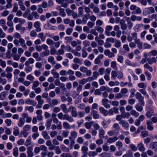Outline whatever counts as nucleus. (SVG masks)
<instances>
[{"label":"nucleus","instance_id":"1","mask_svg":"<svg viewBox=\"0 0 157 157\" xmlns=\"http://www.w3.org/2000/svg\"><path fill=\"white\" fill-rule=\"evenodd\" d=\"M58 117L60 119L66 120L70 122H72L74 121V119L71 116H69L67 114L63 115L62 112L58 113Z\"/></svg>","mask_w":157,"mask_h":157},{"label":"nucleus","instance_id":"2","mask_svg":"<svg viewBox=\"0 0 157 157\" xmlns=\"http://www.w3.org/2000/svg\"><path fill=\"white\" fill-rule=\"evenodd\" d=\"M123 77V74L120 71H113L111 72V78L113 80L115 79L116 77L118 78H121Z\"/></svg>","mask_w":157,"mask_h":157},{"label":"nucleus","instance_id":"3","mask_svg":"<svg viewBox=\"0 0 157 157\" xmlns=\"http://www.w3.org/2000/svg\"><path fill=\"white\" fill-rule=\"evenodd\" d=\"M135 97L140 103V105L144 106V97L140 93L137 92L136 94Z\"/></svg>","mask_w":157,"mask_h":157},{"label":"nucleus","instance_id":"4","mask_svg":"<svg viewBox=\"0 0 157 157\" xmlns=\"http://www.w3.org/2000/svg\"><path fill=\"white\" fill-rule=\"evenodd\" d=\"M69 109L71 112V116L74 117L77 116L78 114L76 108L73 106L71 105L69 107Z\"/></svg>","mask_w":157,"mask_h":157},{"label":"nucleus","instance_id":"5","mask_svg":"<svg viewBox=\"0 0 157 157\" xmlns=\"http://www.w3.org/2000/svg\"><path fill=\"white\" fill-rule=\"evenodd\" d=\"M70 136L69 137V140H75L78 136V133L75 131H71L70 133Z\"/></svg>","mask_w":157,"mask_h":157},{"label":"nucleus","instance_id":"6","mask_svg":"<svg viewBox=\"0 0 157 157\" xmlns=\"http://www.w3.org/2000/svg\"><path fill=\"white\" fill-rule=\"evenodd\" d=\"M109 100L106 98L103 99L102 100V105L106 109H109L110 106L108 104Z\"/></svg>","mask_w":157,"mask_h":157},{"label":"nucleus","instance_id":"7","mask_svg":"<svg viewBox=\"0 0 157 157\" xmlns=\"http://www.w3.org/2000/svg\"><path fill=\"white\" fill-rule=\"evenodd\" d=\"M34 26L37 32H40L41 31V28L40 27V23L39 21H36L34 23Z\"/></svg>","mask_w":157,"mask_h":157},{"label":"nucleus","instance_id":"8","mask_svg":"<svg viewBox=\"0 0 157 157\" xmlns=\"http://www.w3.org/2000/svg\"><path fill=\"white\" fill-rule=\"evenodd\" d=\"M147 112L146 114V115L147 117L150 118L153 115V109L151 108H149L147 109Z\"/></svg>","mask_w":157,"mask_h":157},{"label":"nucleus","instance_id":"9","mask_svg":"<svg viewBox=\"0 0 157 157\" xmlns=\"http://www.w3.org/2000/svg\"><path fill=\"white\" fill-rule=\"evenodd\" d=\"M99 75V73L97 71H94L93 73V76L91 77H89L88 79L90 81H92L97 79L98 76Z\"/></svg>","mask_w":157,"mask_h":157},{"label":"nucleus","instance_id":"10","mask_svg":"<svg viewBox=\"0 0 157 157\" xmlns=\"http://www.w3.org/2000/svg\"><path fill=\"white\" fill-rule=\"evenodd\" d=\"M120 24L121 29L123 30H126L127 28V26L125 23V21L124 19H122L120 21Z\"/></svg>","mask_w":157,"mask_h":157},{"label":"nucleus","instance_id":"11","mask_svg":"<svg viewBox=\"0 0 157 157\" xmlns=\"http://www.w3.org/2000/svg\"><path fill=\"white\" fill-rule=\"evenodd\" d=\"M42 113V111L40 109L37 110L36 112V113L37 114L36 118L39 121H41L42 120L43 117L41 115Z\"/></svg>","mask_w":157,"mask_h":157},{"label":"nucleus","instance_id":"12","mask_svg":"<svg viewBox=\"0 0 157 157\" xmlns=\"http://www.w3.org/2000/svg\"><path fill=\"white\" fill-rule=\"evenodd\" d=\"M90 113L92 115L93 118L94 119H98L99 117V115L98 113V112L94 110H92Z\"/></svg>","mask_w":157,"mask_h":157},{"label":"nucleus","instance_id":"13","mask_svg":"<svg viewBox=\"0 0 157 157\" xmlns=\"http://www.w3.org/2000/svg\"><path fill=\"white\" fill-rule=\"evenodd\" d=\"M149 147L155 151H157V142H153L149 144Z\"/></svg>","mask_w":157,"mask_h":157},{"label":"nucleus","instance_id":"14","mask_svg":"<svg viewBox=\"0 0 157 157\" xmlns=\"http://www.w3.org/2000/svg\"><path fill=\"white\" fill-rule=\"evenodd\" d=\"M137 147L139 150L140 151H144L145 150L144 145L142 142L138 144Z\"/></svg>","mask_w":157,"mask_h":157},{"label":"nucleus","instance_id":"15","mask_svg":"<svg viewBox=\"0 0 157 157\" xmlns=\"http://www.w3.org/2000/svg\"><path fill=\"white\" fill-rule=\"evenodd\" d=\"M25 103L27 104H30L33 106H35L36 105V102L33 100H31L29 98H28L25 101Z\"/></svg>","mask_w":157,"mask_h":157},{"label":"nucleus","instance_id":"16","mask_svg":"<svg viewBox=\"0 0 157 157\" xmlns=\"http://www.w3.org/2000/svg\"><path fill=\"white\" fill-rule=\"evenodd\" d=\"M119 124H121L123 127L126 129H128L129 126L128 124L124 120H121L119 121Z\"/></svg>","mask_w":157,"mask_h":157},{"label":"nucleus","instance_id":"17","mask_svg":"<svg viewBox=\"0 0 157 157\" xmlns=\"http://www.w3.org/2000/svg\"><path fill=\"white\" fill-rule=\"evenodd\" d=\"M27 154H28V156L30 157H33V156L34 154L33 152L32 151L33 150V148L32 147H28L27 149Z\"/></svg>","mask_w":157,"mask_h":157},{"label":"nucleus","instance_id":"18","mask_svg":"<svg viewBox=\"0 0 157 157\" xmlns=\"http://www.w3.org/2000/svg\"><path fill=\"white\" fill-rule=\"evenodd\" d=\"M41 135L43 138L46 140H48L50 138V136L48 134V132L46 131H42L41 132Z\"/></svg>","mask_w":157,"mask_h":157},{"label":"nucleus","instance_id":"19","mask_svg":"<svg viewBox=\"0 0 157 157\" xmlns=\"http://www.w3.org/2000/svg\"><path fill=\"white\" fill-rule=\"evenodd\" d=\"M19 43L22 48L25 49L27 48V46L25 44V41L23 39L21 38H20L19 39Z\"/></svg>","mask_w":157,"mask_h":157},{"label":"nucleus","instance_id":"20","mask_svg":"<svg viewBox=\"0 0 157 157\" xmlns=\"http://www.w3.org/2000/svg\"><path fill=\"white\" fill-rule=\"evenodd\" d=\"M118 139V138L117 136H115L109 138L107 140V142L111 144L115 142Z\"/></svg>","mask_w":157,"mask_h":157},{"label":"nucleus","instance_id":"21","mask_svg":"<svg viewBox=\"0 0 157 157\" xmlns=\"http://www.w3.org/2000/svg\"><path fill=\"white\" fill-rule=\"evenodd\" d=\"M25 118L23 117H20L17 124L18 126L19 127H22L25 124Z\"/></svg>","mask_w":157,"mask_h":157},{"label":"nucleus","instance_id":"22","mask_svg":"<svg viewBox=\"0 0 157 157\" xmlns=\"http://www.w3.org/2000/svg\"><path fill=\"white\" fill-rule=\"evenodd\" d=\"M135 43L136 44L138 47L139 49H141L142 48L143 43L140 42V39H138L135 40Z\"/></svg>","mask_w":157,"mask_h":157},{"label":"nucleus","instance_id":"23","mask_svg":"<svg viewBox=\"0 0 157 157\" xmlns=\"http://www.w3.org/2000/svg\"><path fill=\"white\" fill-rule=\"evenodd\" d=\"M107 133L110 136H112L113 135H117L118 134L119 132L116 131L115 130H113L109 131Z\"/></svg>","mask_w":157,"mask_h":157},{"label":"nucleus","instance_id":"24","mask_svg":"<svg viewBox=\"0 0 157 157\" xmlns=\"http://www.w3.org/2000/svg\"><path fill=\"white\" fill-rule=\"evenodd\" d=\"M94 123L93 121L86 122L84 124L85 126L87 129H90Z\"/></svg>","mask_w":157,"mask_h":157},{"label":"nucleus","instance_id":"25","mask_svg":"<svg viewBox=\"0 0 157 157\" xmlns=\"http://www.w3.org/2000/svg\"><path fill=\"white\" fill-rule=\"evenodd\" d=\"M152 122L150 121H147V129L150 131H152L153 129V127L152 126Z\"/></svg>","mask_w":157,"mask_h":157},{"label":"nucleus","instance_id":"26","mask_svg":"<svg viewBox=\"0 0 157 157\" xmlns=\"http://www.w3.org/2000/svg\"><path fill=\"white\" fill-rule=\"evenodd\" d=\"M126 20L127 23L128 29H131L133 26V23L131 21L129 20V18L128 17H126Z\"/></svg>","mask_w":157,"mask_h":157},{"label":"nucleus","instance_id":"27","mask_svg":"<svg viewBox=\"0 0 157 157\" xmlns=\"http://www.w3.org/2000/svg\"><path fill=\"white\" fill-rule=\"evenodd\" d=\"M51 73L53 75L54 77L55 78H57L59 77V73L56 72L55 69H53L51 71Z\"/></svg>","mask_w":157,"mask_h":157},{"label":"nucleus","instance_id":"28","mask_svg":"<svg viewBox=\"0 0 157 157\" xmlns=\"http://www.w3.org/2000/svg\"><path fill=\"white\" fill-rule=\"evenodd\" d=\"M50 54V51L49 50H45L44 51L42 52L40 54V55L42 57L45 56H48Z\"/></svg>","mask_w":157,"mask_h":157},{"label":"nucleus","instance_id":"29","mask_svg":"<svg viewBox=\"0 0 157 157\" xmlns=\"http://www.w3.org/2000/svg\"><path fill=\"white\" fill-rule=\"evenodd\" d=\"M147 60L149 64H151L153 63H156L157 60L155 57H152V58H148L147 59Z\"/></svg>","mask_w":157,"mask_h":157},{"label":"nucleus","instance_id":"30","mask_svg":"<svg viewBox=\"0 0 157 157\" xmlns=\"http://www.w3.org/2000/svg\"><path fill=\"white\" fill-rule=\"evenodd\" d=\"M36 99L38 101V104L42 105L44 103V100L41 99V97L40 95L37 96L36 98Z\"/></svg>","mask_w":157,"mask_h":157},{"label":"nucleus","instance_id":"31","mask_svg":"<svg viewBox=\"0 0 157 157\" xmlns=\"http://www.w3.org/2000/svg\"><path fill=\"white\" fill-rule=\"evenodd\" d=\"M105 133L104 130L102 129H101L99 130V137L101 138H104V134Z\"/></svg>","mask_w":157,"mask_h":157},{"label":"nucleus","instance_id":"32","mask_svg":"<svg viewBox=\"0 0 157 157\" xmlns=\"http://www.w3.org/2000/svg\"><path fill=\"white\" fill-rule=\"evenodd\" d=\"M48 61L50 63L52 64H55L56 63V62L54 60V58L52 56H50L48 57Z\"/></svg>","mask_w":157,"mask_h":157},{"label":"nucleus","instance_id":"33","mask_svg":"<svg viewBox=\"0 0 157 157\" xmlns=\"http://www.w3.org/2000/svg\"><path fill=\"white\" fill-rule=\"evenodd\" d=\"M13 155L15 157L18 155V150L17 147H15L13 149Z\"/></svg>","mask_w":157,"mask_h":157},{"label":"nucleus","instance_id":"34","mask_svg":"<svg viewBox=\"0 0 157 157\" xmlns=\"http://www.w3.org/2000/svg\"><path fill=\"white\" fill-rule=\"evenodd\" d=\"M142 25V24H136L133 28L134 30L136 32H139L140 30V28Z\"/></svg>","mask_w":157,"mask_h":157},{"label":"nucleus","instance_id":"35","mask_svg":"<svg viewBox=\"0 0 157 157\" xmlns=\"http://www.w3.org/2000/svg\"><path fill=\"white\" fill-rule=\"evenodd\" d=\"M95 30L98 32L100 33H102L104 31V29L99 26H96L94 27Z\"/></svg>","mask_w":157,"mask_h":157},{"label":"nucleus","instance_id":"36","mask_svg":"<svg viewBox=\"0 0 157 157\" xmlns=\"http://www.w3.org/2000/svg\"><path fill=\"white\" fill-rule=\"evenodd\" d=\"M58 103V101L56 99H53L52 100L51 102L50 103V105L51 106H55Z\"/></svg>","mask_w":157,"mask_h":157},{"label":"nucleus","instance_id":"37","mask_svg":"<svg viewBox=\"0 0 157 157\" xmlns=\"http://www.w3.org/2000/svg\"><path fill=\"white\" fill-rule=\"evenodd\" d=\"M117 64L116 62L115 61H112L111 63V67L114 69L117 70Z\"/></svg>","mask_w":157,"mask_h":157},{"label":"nucleus","instance_id":"38","mask_svg":"<svg viewBox=\"0 0 157 157\" xmlns=\"http://www.w3.org/2000/svg\"><path fill=\"white\" fill-rule=\"evenodd\" d=\"M116 146L118 148V149L120 150L123 146V143L121 141H118L116 143Z\"/></svg>","mask_w":157,"mask_h":157},{"label":"nucleus","instance_id":"39","mask_svg":"<svg viewBox=\"0 0 157 157\" xmlns=\"http://www.w3.org/2000/svg\"><path fill=\"white\" fill-rule=\"evenodd\" d=\"M140 105L139 104H137L135 106L136 110L139 112H141L143 110V106Z\"/></svg>","mask_w":157,"mask_h":157},{"label":"nucleus","instance_id":"40","mask_svg":"<svg viewBox=\"0 0 157 157\" xmlns=\"http://www.w3.org/2000/svg\"><path fill=\"white\" fill-rule=\"evenodd\" d=\"M88 148L86 146H82L81 148V150L82 151V153L87 154V151L88 150Z\"/></svg>","mask_w":157,"mask_h":157},{"label":"nucleus","instance_id":"41","mask_svg":"<svg viewBox=\"0 0 157 157\" xmlns=\"http://www.w3.org/2000/svg\"><path fill=\"white\" fill-rule=\"evenodd\" d=\"M7 80L5 78L0 77V84L2 85H5L7 83Z\"/></svg>","mask_w":157,"mask_h":157},{"label":"nucleus","instance_id":"42","mask_svg":"<svg viewBox=\"0 0 157 157\" xmlns=\"http://www.w3.org/2000/svg\"><path fill=\"white\" fill-rule=\"evenodd\" d=\"M78 17L82 16L83 14V10L82 8L81 7H80L78 8Z\"/></svg>","mask_w":157,"mask_h":157},{"label":"nucleus","instance_id":"43","mask_svg":"<svg viewBox=\"0 0 157 157\" xmlns=\"http://www.w3.org/2000/svg\"><path fill=\"white\" fill-rule=\"evenodd\" d=\"M59 15H60L62 17H65L66 16V13L64 11V9L60 8L59 9Z\"/></svg>","mask_w":157,"mask_h":157},{"label":"nucleus","instance_id":"44","mask_svg":"<svg viewBox=\"0 0 157 157\" xmlns=\"http://www.w3.org/2000/svg\"><path fill=\"white\" fill-rule=\"evenodd\" d=\"M113 127L115 129L114 130H115L116 131H118L120 128L119 124L117 123L114 124L113 125Z\"/></svg>","mask_w":157,"mask_h":157},{"label":"nucleus","instance_id":"45","mask_svg":"<svg viewBox=\"0 0 157 157\" xmlns=\"http://www.w3.org/2000/svg\"><path fill=\"white\" fill-rule=\"evenodd\" d=\"M130 113L135 117H137L139 115V113L134 110H132L130 112Z\"/></svg>","mask_w":157,"mask_h":157},{"label":"nucleus","instance_id":"46","mask_svg":"<svg viewBox=\"0 0 157 157\" xmlns=\"http://www.w3.org/2000/svg\"><path fill=\"white\" fill-rule=\"evenodd\" d=\"M31 14L36 19H38L40 17L39 15L36 11H33L32 12Z\"/></svg>","mask_w":157,"mask_h":157},{"label":"nucleus","instance_id":"47","mask_svg":"<svg viewBox=\"0 0 157 157\" xmlns=\"http://www.w3.org/2000/svg\"><path fill=\"white\" fill-rule=\"evenodd\" d=\"M38 37H39L43 41L45 40V37L44 36L43 33H40L38 35Z\"/></svg>","mask_w":157,"mask_h":157},{"label":"nucleus","instance_id":"48","mask_svg":"<svg viewBox=\"0 0 157 157\" xmlns=\"http://www.w3.org/2000/svg\"><path fill=\"white\" fill-rule=\"evenodd\" d=\"M31 136H29L28 139L26 140L25 143V145L26 146H28L30 145L31 142Z\"/></svg>","mask_w":157,"mask_h":157},{"label":"nucleus","instance_id":"49","mask_svg":"<svg viewBox=\"0 0 157 157\" xmlns=\"http://www.w3.org/2000/svg\"><path fill=\"white\" fill-rule=\"evenodd\" d=\"M25 110L26 111H29L30 113H32L33 111L34 108L32 106H26L25 108Z\"/></svg>","mask_w":157,"mask_h":157},{"label":"nucleus","instance_id":"50","mask_svg":"<svg viewBox=\"0 0 157 157\" xmlns=\"http://www.w3.org/2000/svg\"><path fill=\"white\" fill-rule=\"evenodd\" d=\"M6 94L4 92H2L0 94V99L1 100H3L5 98Z\"/></svg>","mask_w":157,"mask_h":157},{"label":"nucleus","instance_id":"51","mask_svg":"<svg viewBox=\"0 0 157 157\" xmlns=\"http://www.w3.org/2000/svg\"><path fill=\"white\" fill-rule=\"evenodd\" d=\"M82 56L83 58L86 57L87 56V53L86 51V48H83L82 49Z\"/></svg>","mask_w":157,"mask_h":157},{"label":"nucleus","instance_id":"52","mask_svg":"<svg viewBox=\"0 0 157 157\" xmlns=\"http://www.w3.org/2000/svg\"><path fill=\"white\" fill-rule=\"evenodd\" d=\"M82 44L84 47H86L90 45V42L87 40H85L82 42Z\"/></svg>","mask_w":157,"mask_h":157},{"label":"nucleus","instance_id":"53","mask_svg":"<svg viewBox=\"0 0 157 157\" xmlns=\"http://www.w3.org/2000/svg\"><path fill=\"white\" fill-rule=\"evenodd\" d=\"M138 86L140 88H145L146 87V85L144 82H141L138 84Z\"/></svg>","mask_w":157,"mask_h":157},{"label":"nucleus","instance_id":"54","mask_svg":"<svg viewBox=\"0 0 157 157\" xmlns=\"http://www.w3.org/2000/svg\"><path fill=\"white\" fill-rule=\"evenodd\" d=\"M39 85V82L38 81H35L33 82V84L32 86V89H34V88H36Z\"/></svg>","mask_w":157,"mask_h":157},{"label":"nucleus","instance_id":"55","mask_svg":"<svg viewBox=\"0 0 157 157\" xmlns=\"http://www.w3.org/2000/svg\"><path fill=\"white\" fill-rule=\"evenodd\" d=\"M136 92V90L134 89H131L130 92L131 94L129 96V98H133L135 96L134 93Z\"/></svg>","mask_w":157,"mask_h":157},{"label":"nucleus","instance_id":"56","mask_svg":"<svg viewBox=\"0 0 157 157\" xmlns=\"http://www.w3.org/2000/svg\"><path fill=\"white\" fill-rule=\"evenodd\" d=\"M144 67L148 69L151 72H152L153 71L152 67L149 66L147 63H146L144 65Z\"/></svg>","mask_w":157,"mask_h":157},{"label":"nucleus","instance_id":"57","mask_svg":"<svg viewBox=\"0 0 157 157\" xmlns=\"http://www.w3.org/2000/svg\"><path fill=\"white\" fill-rule=\"evenodd\" d=\"M6 36V33L3 32L2 29L0 28V38H3Z\"/></svg>","mask_w":157,"mask_h":157},{"label":"nucleus","instance_id":"58","mask_svg":"<svg viewBox=\"0 0 157 157\" xmlns=\"http://www.w3.org/2000/svg\"><path fill=\"white\" fill-rule=\"evenodd\" d=\"M21 55H16V54H13L12 55V56L13 58V59L16 61L18 60L20 58V56H21Z\"/></svg>","mask_w":157,"mask_h":157},{"label":"nucleus","instance_id":"59","mask_svg":"<svg viewBox=\"0 0 157 157\" xmlns=\"http://www.w3.org/2000/svg\"><path fill=\"white\" fill-rule=\"evenodd\" d=\"M63 128L67 129H70V125L68 123L66 122H64L63 123Z\"/></svg>","mask_w":157,"mask_h":157},{"label":"nucleus","instance_id":"60","mask_svg":"<svg viewBox=\"0 0 157 157\" xmlns=\"http://www.w3.org/2000/svg\"><path fill=\"white\" fill-rule=\"evenodd\" d=\"M71 52L74 54L75 56L78 57H80L81 56V54L77 51V50L74 49H73L71 51Z\"/></svg>","mask_w":157,"mask_h":157},{"label":"nucleus","instance_id":"61","mask_svg":"<svg viewBox=\"0 0 157 157\" xmlns=\"http://www.w3.org/2000/svg\"><path fill=\"white\" fill-rule=\"evenodd\" d=\"M69 133V131L67 130H64L63 131L62 135L65 138L68 136Z\"/></svg>","mask_w":157,"mask_h":157},{"label":"nucleus","instance_id":"62","mask_svg":"<svg viewBox=\"0 0 157 157\" xmlns=\"http://www.w3.org/2000/svg\"><path fill=\"white\" fill-rule=\"evenodd\" d=\"M31 128V127L29 125H26L23 128V130L24 131L27 132L29 131Z\"/></svg>","mask_w":157,"mask_h":157},{"label":"nucleus","instance_id":"63","mask_svg":"<svg viewBox=\"0 0 157 157\" xmlns=\"http://www.w3.org/2000/svg\"><path fill=\"white\" fill-rule=\"evenodd\" d=\"M0 66H1L2 68H4L6 66V62L2 60L1 59H0Z\"/></svg>","mask_w":157,"mask_h":157},{"label":"nucleus","instance_id":"64","mask_svg":"<svg viewBox=\"0 0 157 157\" xmlns=\"http://www.w3.org/2000/svg\"><path fill=\"white\" fill-rule=\"evenodd\" d=\"M129 147L133 151H136L137 150V148L136 146L133 144H130L129 145Z\"/></svg>","mask_w":157,"mask_h":157}]
</instances>
